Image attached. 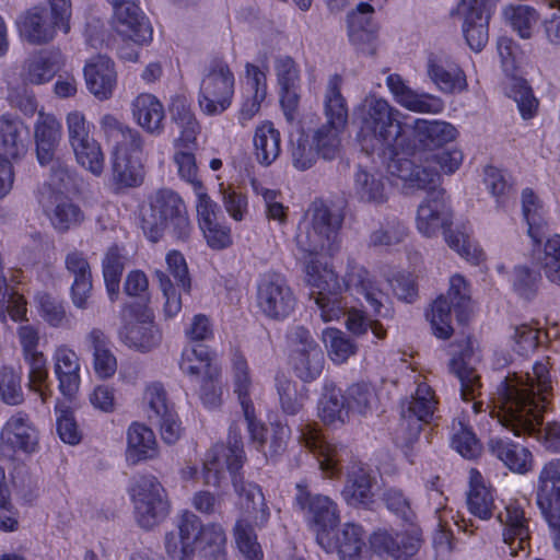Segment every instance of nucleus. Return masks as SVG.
<instances>
[{
  "label": "nucleus",
  "mask_w": 560,
  "mask_h": 560,
  "mask_svg": "<svg viewBox=\"0 0 560 560\" xmlns=\"http://www.w3.org/2000/svg\"><path fill=\"white\" fill-rule=\"evenodd\" d=\"M551 394L550 363L544 358L532 365L530 372L504 377L497 388L490 413L517 436L533 434L542 423V412Z\"/></svg>",
  "instance_id": "nucleus-1"
},
{
  "label": "nucleus",
  "mask_w": 560,
  "mask_h": 560,
  "mask_svg": "<svg viewBox=\"0 0 560 560\" xmlns=\"http://www.w3.org/2000/svg\"><path fill=\"white\" fill-rule=\"evenodd\" d=\"M305 282L310 287V298L314 300L320 318L326 323L346 314L347 305L341 296L345 289L361 295L375 315L388 316L390 313L387 293L360 265H349L341 282L331 268L312 259L305 267Z\"/></svg>",
  "instance_id": "nucleus-2"
},
{
  "label": "nucleus",
  "mask_w": 560,
  "mask_h": 560,
  "mask_svg": "<svg viewBox=\"0 0 560 560\" xmlns=\"http://www.w3.org/2000/svg\"><path fill=\"white\" fill-rule=\"evenodd\" d=\"M245 460L241 432L232 425L228 444H215L207 452L201 474L207 486L219 487L229 472L234 490L242 500L240 517H246L252 527L261 528L269 521L270 510L261 489L255 483L245 482L238 474Z\"/></svg>",
  "instance_id": "nucleus-3"
},
{
  "label": "nucleus",
  "mask_w": 560,
  "mask_h": 560,
  "mask_svg": "<svg viewBox=\"0 0 560 560\" xmlns=\"http://www.w3.org/2000/svg\"><path fill=\"white\" fill-rule=\"evenodd\" d=\"M362 132L372 136L373 149L394 159L400 152H409L413 147L408 135V125L399 120L400 112L385 98L369 95L358 108Z\"/></svg>",
  "instance_id": "nucleus-4"
},
{
  "label": "nucleus",
  "mask_w": 560,
  "mask_h": 560,
  "mask_svg": "<svg viewBox=\"0 0 560 560\" xmlns=\"http://www.w3.org/2000/svg\"><path fill=\"white\" fill-rule=\"evenodd\" d=\"M142 230L153 243L165 234L179 242L188 241L192 224L183 198L170 188L156 190L142 213Z\"/></svg>",
  "instance_id": "nucleus-5"
},
{
  "label": "nucleus",
  "mask_w": 560,
  "mask_h": 560,
  "mask_svg": "<svg viewBox=\"0 0 560 560\" xmlns=\"http://www.w3.org/2000/svg\"><path fill=\"white\" fill-rule=\"evenodd\" d=\"M294 506L315 534L317 544L323 549H331L330 532L340 522L337 503L328 495L313 493L308 483L302 480L295 486Z\"/></svg>",
  "instance_id": "nucleus-6"
},
{
  "label": "nucleus",
  "mask_w": 560,
  "mask_h": 560,
  "mask_svg": "<svg viewBox=\"0 0 560 560\" xmlns=\"http://www.w3.org/2000/svg\"><path fill=\"white\" fill-rule=\"evenodd\" d=\"M48 2L51 16L47 9L34 7L18 19L20 36L32 45H44L51 42L57 27L61 28L63 33L70 31V0H48Z\"/></svg>",
  "instance_id": "nucleus-7"
},
{
  "label": "nucleus",
  "mask_w": 560,
  "mask_h": 560,
  "mask_svg": "<svg viewBox=\"0 0 560 560\" xmlns=\"http://www.w3.org/2000/svg\"><path fill=\"white\" fill-rule=\"evenodd\" d=\"M137 524L143 529H152L161 524L170 513V501L165 488L153 475L133 478L129 488Z\"/></svg>",
  "instance_id": "nucleus-8"
},
{
  "label": "nucleus",
  "mask_w": 560,
  "mask_h": 560,
  "mask_svg": "<svg viewBox=\"0 0 560 560\" xmlns=\"http://www.w3.org/2000/svg\"><path fill=\"white\" fill-rule=\"evenodd\" d=\"M311 225L305 234L295 236L298 246L310 255L319 252L331 253L336 249L338 232L343 217L338 209L329 207L323 200H315L311 208Z\"/></svg>",
  "instance_id": "nucleus-9"
},
{
  "label": "nucleus",
  "mask_w": 560,
  "mask_h": 560,
  "mask_svg": "<svg viewBox=\"0 0 560 560\" xmlns=\"http://www.w3.org/2000/svg\"><path fill=\"white\" fill-rule=\"evenodd\" d=\"M235 78L229 65L222 60L212 61L199 86L198 104L207 116L223 114L232 105Z\"/></svg>",
  "instance_id": "nucleus-10"
},
{
  "label": "nucleus",
  "mask_w": 560,
  "mask_h": 560,
  "mask_svg": "<svg viewBox=\"0 0 560 560\" xmlns=\"http://www.w3.org/2000/svg\"><path fill=\"white\" fill-rule=\"evenodd\" d=\"M289 341L290 362L295 376L305 383L313 382L322 374L325 365L320 347L302 326H296L290 331Z\"/></svg>",
  "instance_id": "nucleus-11"
},
{
  "label": "nucleus",
  "mask_w": 560,
  "mask_h": 560,
  "mask_svg": "<svg viewBox=\"0 0 560 560\" xmlns=\"http://www.w3.org/2000/svg\"><path fill=\"white\" fill-rule=\"evenodd\" d=\"M536 501L549 526L557 529L555 547L560 550V458L546 463L540 469Z\"/></svg>",
  "instance_id": "nucleus-12"
},
{
  "label": "nucleus",
  "mask_w": 560,
  "mask_h": 560,
  "mask_svg": "<svg viewBox=\"0 0 560 560\" xmlns=\"http://www.w3.org/2000/svg\"><path fill=\"white\" fill-rule=\"evenodd\" d=\"M497 4L498 0H460L458 3L463 34L475 51H480L488 43L489 21Z\"/></svg>",
  "instance_id": "nucleus-13"
},
{
  "label": "nucleus",
  "mask_w": 560,
  "mask_h": 560,
  "mask_svg": "<svg viewBox=\"0 0 560 560\" xmlns=\"http://www.w3.org/2000/svg\"><path fill=\"white\" fill-rule=\"evenodd\" d=\"M295 302L293 291L281 275L267 272L260 278L257 303L266 316L273 319L285 318L294 310Z\"/></svg>",
  "instance_id": "nucleus-14"
},
{
  "label": "nucleus",
  "mask_w": 560,
  "mask_h": 560,
  "mask_svg": "<svg viewBox=\"0 0 560 560\" xmlns=\"http://www.w3.org/2000/svg\"><path fill=\"white\" fill-rule=\"evenodd\" d=\"M435 409L436 400L431 387L419 384L411 399L401 406L399 432L406 433L404 440L407 445L418 439L422 423H430L433 420Z\"/></svg>",
  "instance_id": "nucleus-15"
},
{
  "label": "nucleus",
  "mask_w": 560,
  "mask_h": 560,
  "mask_svg": "<svg viewBox=\"0 0 560 560\" xmlns=\"http://www.w3.org/2000/svg\"><path fill=\"white\" fill-rule=\"evenodd\" d=\"M16 336L22 347L23 355L30 365L28 386L30 389L38 393L43 402H46L51 392L44 384L48 377L46 359L37 350L39 343L38 328L31 324H21L16 329Z\"/></svg>",
  "instance_id": "nucleus-16"
},
{
  "label": "nucleus",
  "mask_w": 560,
  "mask_h": 560,
  "mask_svg": "<svg viewBox=\"0 0 560 560\" xmlns=\"http://www.w3.org/2000/svg\"><path fill=\"white\" fill-rule=\"evenodd\" d=\"M38 431L30 417L16 412L9 418L0 432V455L11 458L14 453L32 454L38 447Z\"/></svg>",
  "instance_id": "nucleus-17"
},
{
  "label": "nucleus",
  "mask_w": 560,
  "mask_h": 560,
  "mask_svg": "<svg viewBox=\"0 0 560 560\" xmlns=\"http://www.w3.org/2000/svg\"><path fill=\"white\" fill-rule=\"evenodd\" d=\"M38 202L54 228L60 232H66L84 220L80 207L74 205L62 191L54 190L49 185H43L39 189Z\"/></svg>",
  "instance_id": "nucleus-18"
},
{
  "label": "nucleus",
  "mask_w": 560,
  "mask_h": 560,
  "mask_svg": "<svg viewBox=\"0 0 560 560\" xmlns=\"http://www.w3.org/2000/svg\"><path fill=\"white\" fill-rule=\"evenodd\" d=\"M374 8L365 2L348 13V37L361 52L373 56L377 48L378 25L373 20Z\"/></svg>",
  "instance_id": "nucleus-19"
},
{
  "label": "nucleus",
  "mask_w": 560,
  "mask_h": 560,
  "mask_svg": "<svg viewBox=\"0 0 560 560\" xmlns=\"http://www.w3.org/2000/svg\"><path fill=\"white\" fill-rule=\"evenodd\" d=\"M299 432V441L315 455L320 470L327 477L337 476L340 471V450L329 443L314 423H302Z\"/></svg>",
  "instance_id": "nucleus-20"
},
{
  "label": "nucleus",
  "mask_w": 560,
  "mask_h": 560,
  "mask_svg": "<svg viewBox=\"0 0 560 560\" xmlns=\"http://www.w3.org/2000/svg\"><path fill=\"white\" fill-rule=\"evenodd\" d=\"M451 218L445 190L432 189L418 207L417 229L422 235L431 237L441 229L448 228L452 223Z\"/></svg>",
  "instance_id": "nucleus-21"
},
{
  "label": "nucleus",
  "mask_w": 560,
  "mask_h": 560,
  "mask_svg": "<svg viewBox=\"0 0 560 560\" xmlns=\"http://www.w3.org/2000/svg\"><path fill=\"white\" fill-rule=\"evenodd\" d=\"M412 131L409 136L413 147L406 154L413 153L416 150H433L452 142L457 137V129L450 122L443 120H427L417 118L412 125H408V130Z\"/></svg>",
  "instance_id": "nucleus-22"
},
{
  "label": "nucleus",
  "mask_w": 560,
  "mask_h": 560,
  "mask_svg": "<svg viewBox=\"0 0 560 560\" xmlns=\"http://www.w3.org/2000/svg\"><path fill=\"white\" fill-rule=\"evenodd\" d=\"M67 271L73 277L70 287V298L78 310H86L93 290V280L90 262L85 255L77 249L71 250L65 258Z\"/></svg>",
  "instance_id": "nucleus-23"
},
{
  "label": "nucleus",
  "mask_w": 560,
  "mask_h": 560,
  "mask_svg": "<svg viewBox=\"0 0 560 560\" xmlns=\"http://www.w3.org/2000/svg\"><path fill=\"white\" fill-rule=\"evenodd\" d=\"M427 74L436 88L446 94L464 92L467 80L460 67L445 55H430L427 61Z\"/></svg>",
  "instance_id": "nucleus-24"
},
{
  "label": "nucleus",
  "mask_w": 560,
  "mask_h": 560,
  "mask_svg": "<svg viewBox=\"0 0 560 560\" xmlns=\"http://www.w3.org/2000/svg\"><path fill=\"white\" fill-rule=\"evenodd\" d=\"M114 9V26L122 37L137 44H144L152 38V28L138 5L122 1Z\"/></svg>",
  "instance_id": "nucleus-25"
},
{
  "label": "nucleus",
  "mask_w": 560,
  "mask_h": 560,
  "mask_svg": "<svg viewBox=\"0 0 560 560\" xmlns=\"http://www.w3.org/2000/svg\"><path fill=\"white\" fill-rule=\"evenodd\" d=\"M369 542L374 552L393 559L412 557L421 547V539L417 535L387 529L375 530Z\"/></svg>",
  "instance_id": "nucleus-26"
},
{
  "label": "nucleus",
  "mask_w": 560,
  "mask_h": 560,
  "mask_svg": "<svg viewBox=\"0 0 560 560\" xmlns=\"http://www.w3.org/2000/svg\"><path fill=\"white\" fill-rule=\"evenodd\" d=\"M30 131L16 116L4 114L0 116V155L16 162L22 160L28 148Z\"/></svg>",
  "instance_id": "nucleus-27"
},
{
  "label": "nucleus",
  "mask_w": 560,
  "mask_h": 560,
  "mask_svg": "<svg viewBox=\"0 0 560 560\" xmlns=\"http://www.w3.org/2000/svg\"><path fill=\"white\" fill-rule=\"evenodd\" d=\"M386 85L395 101L408 110L438 114L443 109V102L440 97L413 91L399 74H389L386 78Z\"/></svg>",
  "instance_id": "nucleus-28"
},
{
  "label": "nucleus",
  "mask_w": 560,
  "mask_h": 560,
  "mask_svg": "<svg viewBox=\"0 0 560 560\" xmlns=\"http://www.w3.org/2000/svg\"><path fill=\"white\" fill-rule=\"evenodd\" d=\"M498 521L504 525L503 539L509 547L511 556L529 546V530L523 509L516 503H510L504 511L497 515Z\"/></svg>",
  "instance_id": "nucleus-29"
},
{
  "label": "nucleus",
  "mask_w": 560,
  "mask_h": 560,
  "mask_svg": "<svg viewBox=\"0 0 560 560\" xmlns=\"http://www.w3.org/2000/svg\"><path fill=\"white\" fill-rule=\"evenodd\" d=\"M331 549L324 550L328 553L337 551L340 560H369L370 558L366 534L359 524H343L337 532L335 540L331 538Z\"/></svg>",
  "instance_id": "nucleus-30"
},
{
  "label": "nucleus",
  "mask_w": 560,
  "mask_h": 560,
  "mask_svg": "<svg viewBox=\"0 0 560 560\" xmlns=\"http://www.w3.org/2000/svg\"><path fill=\"white\" fill-rule=\"evenodd\" d=\"M84 78L95 97L102 101L109 98L116 85L114 62L102 55L92 58L84 67Z\"/></svg>",
  "instance_id": "nucleus-31"
},
{
  "label": "nucleus",
  "mask_w": 560,
  "mask_h": 560,
  "mask_svg": "<svg viewBox=\"0 0 560 560\" xmlns=\"http://www.w3.org/2000/svg\"><path fill=\"white\" fill-rule=\"evenodd\" d=\"M54 373L60 393L71 399L80 387V362L77 353L67 346H60L54 353Z\"/></svg>",
  "instance_id": "nucleus-32"
},
{
  "label": "nucleus",
  "mask_w": 560,
  "mask_h": 560,
  "mask_svg": "<svg viewBox=\"0 0 560 560\" xmlns=\"http://www.w3.org/2000/svg\"><path fill=\"white\" fill-rule=\"evenodd\" d=\"M36 155L40 165L48 164L61 139V124L51 114L38 113L34 125Z\"/></svg>",
  "instance_id": "nucleus-33"
},
{
  "label": "nucleus",
  "mask_w": 560,
  "mask_h": 560,
  "mask_svg": "<svg viewBox=\"0 0 560 560\" xmlns=\"http://www.w3.org/2000/svg\"><path fill=\"white\" fill-rule=\"evenodd\" d=\"M470 354L465 351L459 355H454L450 361V371L458 378L460 383V396L465 401H474L475 412L482 410V402L477 401L476 397L480 394L481 384L479 375L470 365Z\"/></svg>",
  "instance_id": "nucleus-34"
},
{
  "label": "nucleus",
  "mask_w": 560,
  "mask_h": 560,
  "mask_svg": "<svg viewBox=\"0 0 560 560\" xmlns=\"http://www.w3.org/2000/svg\"><path fill=\"white\" fill-rule=\"evenodd\" d=\"M132 116L138 125L150 135L159 136L164 130V107L153 94L143 93L135 98Z\"/></svg>",
  "instance_id": "nucleus-35"
},
{
  "label": "nucleus",
  "mask_w": 560,
  "mask_h": 560,
  "mask_svg": "<svg viewBox=\"0 0 560 560\" xmlns=\"http://www.w3.org/2000/svg\"><path fill=\"white\" fill-rule=\"evenodd\" d=\"M353 192L361 202L382 205L388 199L386 178L378 172L360 167L354 173Z\"/></svg>",
  "instance_id": "nucleus-36"
},
{
  "label": "nucleus",
  "mask_w": 560,
  "mask_h": 560,
  "mask_svg": "<svg viewBox=\"0 0 560 560\" xmlns=\"http://www.w3.org/2000/svg\"><path fill=\"white\" fill-rule=\"evenodd\" d=\"M373 478L362 464L353 463L348 468L342 495L351 505L369 506L373 502Z\"/></svg>",
  "instance_id": "nucleus-37"
},
{
  "label": "nucleus",
  "mask_w": 560,
  "mask_h": 560,
  "mask_svg": "<svg viewBox=\"0 0 560 560\" xmlns=\"http://www.w3.org/2000/svg\"><path fill=\"white\" fill-rule=\"evenodd\" d=\"M389 167L392 168V173H396V175L405 183H408L410 187L427 189L428 192L432 189H441L438 187L440 174L436 167H433L430 163L417 165L410 160L401 159L395 161Z\"/></svg>",
  "instance_id": "nucleus-38"
},
{
  "label": "nucleus",
  "mask_w": 560,
  "mask_h": 560,
  "mask_svg": "<svg viewBox=\"0 0 560 560\" xmlns=\"http://www.w3.org/2000/svg\"><path fill=\"white\" fill-rule=\"evenodd\" d=\"M57 54L42 50L23 62L20 77L25 85H40L49 82L59 70Z\"/></svg>",
  "instance_id": "nucleus-39"
},
{
  "label": "nucleus",
  "mask_w": 560,
  "mask_h": 560,
  "mask_svg": "<svg viewBox=\"0 0 560 560\" xmlns=\"http://www.w3.org/2000/svg\"><path fill=\"white\" fill-rule=\"evenodd\" d=\"M85 343L93 354V368L100 378H109L117 371V359L109 347V340L104 331L93 328L85 336Z\"/></svg>",
  "instance_id": "nucleus-40"
},
{
  "label": "nucleus",
  "mask_w": 560,
  "mask_h": 560,
  "mask_svg": "<svg viewBox=\"0 0 560 560\" xmlns=\"http://www.w3.org/2000/svg\"><path fill=\"white\" fill-rule=\"evenodd\" d=\"M180 370L190 381H199L205 375H219V366L213 362V358L203 345L187 346L182 352L179 363Z\"/></svg>",
  "instance_id": "nucleus-41"
},
{
  "label": "nucleus",
  "mask_w": 560,
  "mask_h": 560,
  "mask_svg": "<svg viewBox=\"0 0 560 560\" xmlns=\"http://www.w3.org/2000/svg\"><path fill=\"white\" fill-rule=\"evenodd\" d=\"M467 506L469 512L480 520L491 518L495 509L492 489L477 469L469 470Z\"/></svg>",
  "instance_id": "nucleus-42"
},
{
  "label": "nucleus",
  "mask_w": 560,
  "mask_h": 560,
  "mask_svg": "<svg viewBox=\"0 0 560 560\" xmlns=\"http://www.w3.org/2000/svg\"><path fill=\"white\" fill-rule=\"evenodd\" d=\"M489 451L512 471L524 474L532 466L530 452L506 439L494 438L488 443Z\"/></svg>",
  "instance_id": "nucleus-43"
},
{
  "label": "nucleus",
  "mask_w": 560,
  "mask_h": 560,
  "mask_svg": "<svg viewBox=\"0 0 560 560\" xmlns=\"http://www.w3.org/2000/svg\"><path fill=\"white\" fill-rule=\"evenodd\" d=\"M342 78L335 73L329 77L324 93V115L328 125L346 128L348 105L341 94Z\"/></svg>",
  "instance_id": "nucleus-44"
},
{
  "label": "nucleus",
  "mask_w": 560,
  "mask_h": 560,
  "mask_svg": "<svg viewBox=\"0 0 560 560\" xmlns=\"http://www.w3.org/2000/svg\"><path fill=\"white\" fill-rule=\"evenodd\" d=\"M522 212L527 223V233L534 243L539 244L546 236L547 223L540 199L530 188L522 191Z\"/></svg>",
  "instance_id": "nucleus-45"
},
{
  "label": "nucleus",
  "mask_w": 560,
  "mask_h": 560,
  "mask_svg": "<svg viewBox=\"0 0 560 560\" xmlns=\"http://www.w3.org/2000/svg\"><path fill=\"white\" fill-rule=\"evenodd\" d=\"M254 148L257 161L270 165L281 152L280 132L272 122L265 121L257 126L254 135Z\"/></svg>",
  "instance_id": "nucleus-46"
},
{
  "label": "nucleus",
  "mask_w": 560,
  "mask_h": 560,
  "mask_svg": "<svg viewBox=\"0 0 560 560\" xmlns=\"http://www.w3.org/2000/svg\"><path fill=\"white\" fill-rule=\"evenodd\" d=\"M128 458L132 463L152 458L156 454V440L153 431L148 427L133 423L127 433Z\"/></svg>",
  "instance_id": "nucleus-47"
},
{
  "label": "nucleus",
  "mask_w": 560,
  "mask_h": 560,
  "mask_svg": "<svg viewBox=\"0 0 560 560\" xmlns=\"http://www.w3.org/2000/svg\"><path fill=\"white\" fill-rule=\"evenodd\" d=\"M318 416L326 424H342L348 420L349 409L339 388L326 386L318 402Z\"/></svg>",
  "instance_id": "nucleus-48"
},
{
  "label": "nucleus",
  "mask_w": 560,
  "mask_h": 560,
  "mask_svg": "<svg viewBox=\"0 0 560 560\" xmlns=\"http://www.w3.org/2000/svg\"><path fill=\"white\" fill-rule=\"evenodd\" d=\"M120 337L125 345L140 351H149L160 342V334L151 320L126 325Z\"/></svg>",
  "instance_id": "nucleus-49"
},
{
  "label": "nucleus",
  "mask_w": 560,
  "mask_h": 560,
  "mask_svg": "<svg viewBox=\"0 0 560 560\" xmlns=\"http://www.w3.org/2000/svg\"><path fill=\"white\" fill-rule=\"evenodd\" d=\"M171 117L180 132L179 141L185 145L192 143L200 130V126L190 105L183 97H176L171 105Z\"/></svg>",
  "instance_id": "nucleus-50"
},
{
  "label": "nucleus",
  "mask_w": 560,
  "mask_h": 560,
  "mask_svg": "<svg viewBox=\"0 0 560 560\" xmlns=\"http://www.w3.org/2000/svg\"><path fill=\"white\" fill-rule=\"evenodd\" d=\"M345 399L349 412L366 416L377 410L378 397L375 388L369 383H355L348 387Z\"/></svg>",
  "instance_id": "nucleus-51"
},
{
  "label": "nucleus",
  "mask_w": 560,
  "mask_h": 560,
  "mask_svg": "<svg viewBox=\"0 0 560 560\" xmlns=\"http://www.w3.org/2000/svg\"><path fill=\"white\" fill-rule=\"evenodd\" d=\"M113 179L119 187H139L144 179L143 161L112 156Z\"/></svg>",
  "instance_id": "nucleus-52"
},
{
  "label": "nucleus",
  "mask_w": 560,
  "mask_h": 560,
  "mask_svg": "<svg viewBox=\"0 0 560 560\" xmlns=\"http://www.w3.org/2000/svg\"><path fill=\"white\" fill-rule=\"evenodd\" d=\"M125 260L126 258L117 245L108 247L102 259L103 278L110 300L118 294Z\"/></svg>",
  "instance_id": "nucleus-53"
},
{
  "label": "nucleus",
  "mask_w": 560,
  "mask_h": 560,
  "mask_svg": "<svg viewBox=\"0 0 560 560\" xmlns=\"http://www.w3.org/2000/svg\"><path fill=\"white\" fill-rule=\"evenodd\" d=\"M40 317L50 327H66L70 324V316L62 300L46 292H39L35 296Z\"/></svg>",
  "instance_id": "nucleus-54"
},
{
  "label": "nucleus",
  "mask_w": 560,
  "mask_h": 560,
  "mask_svg": "<svg viewBox=\"0 0 560 560\" xmlns=\"http://www.w3.org/2000/svg\"><path fill=\"white\" fill-rule=\"evenodd\" d=\"M26 301L7 283L5 277L0 273V318L4 323L7 316L14 322L26 319Z\"/></svg>",
  "instance_id": "nucleus-55"
},
{
  "label": "nucleus",
  "mask_w": 560,
  "mask_h": 560,
  "mask_svg": "<svg viewBox=\"0 0 560 560\" xmlns=\"http://www.w3.org/2000/svg\"><path fill=\"white\" fill-rule=\"evenodd\" d=\"M71 149L73 150L75 159L80 165L95 176H100L103 173L105 158L101 144L94 139V137L71 145Z\"/></svg>",
  "instance_id": "nucleus-56"
},
{
  "label": "nucleus",
  "mask_w": 560,
  "mask_h": 560,
  "mask_svg": "<svg viewBox=\"0 0 560 560\" xmlns=\"http://www.w3.org/2000/svg\"><path fill=\"white\" fill-rule=\"evenodd\" d=\"M323 341L330 360L337 364L345 363L357 352V345L345 332L335 328L323 331Z\"/></svg>",
  "instance_id": "nucleus-57"
},
{
  "label": "nucleus",
  "mask_w": 560,
  "mask_h": 560,
  "mask_svg": "<svg viewBox=\"0 0 560 560\" xmlns=\"http://www.w3.org/2000/svg\"><path fill=\"white\" fill-rule=\"evenodd\" d=\"M406 225L397 218H388L372 231L369 244L372 247H389L401 243L407 236Z\"/></svg>",
  "instance_id": "nucleus-58"
},
{
  "label": "nucleus",
  "mask_w": 560,
  "mask_h": 560,
  "mask_svg": "<svg viewBox=\"0 0 560 560\" xmlns=\"http://www.w3.org/2000/svg\"><path fill=\"white\" fill-rule=\"evenodd\" d=\"M234 538L245 560H262L264 553L254 528L246 517H238L234 526Z\"/></svg>",
  "instance_id": "nucleus-59"
},
{
  "label": "nucleus",
  "mask_w": 560,
  "mask_h": 560,
  "mask_svg": "<svg viewBox=\"0 0 560 560\" xmlns=\"http://www.w3.org/2000/svg\"><path fill=\"white\" fill-rule=\"evenodd\" d=\"M345 128L324 124L313 133L315 150L324 160H334L340 150V135Z\"/></svg>",
  "instance_id": "nucleus-60"
},
{
  "label": "nucleus",
  "mask_w": 560,
  "mask_h": 560,
  "mask_svg": "<svg viewBox=\"0 0 560 560\" xmlns=\"http://www.w3.org/2000/svg\"><path fill=\"white\" fill-rule=\"evenodd\" d=\"M276 389L281 411L287 416L299 415L304 406V396L299 393L295 382L284 375H278Z\"/></svg>",
  "instance_id": "nucleus-61"
},
{
  "label": "nucleus",
  "mask_w": 560,
  "mask_h": 560,
  "mask_svg": "<svg viewBox=\"0 0 560 560\" xmlns=\"http://www.w3.org/2000/svg\"><path fill=\"white\" fill-rule=\"evenodd\" d=\"M456 313L457 320L465 323L468 318L470 311V292L468 283L460 275H454L450 279V289L447 292V300Z\"/></svg>",
  "instance_id": "nucleus-62"
},
{
  "label": "nucleus",
  "mask_w": 560,
  "mask_h": 560,
  "mask_svg": "<svg viewBox=\"0 0 560 560\" xmlns=\"http://www.w3.org/2000/svg\"><path fill=\"white\" fill-rule=\"evenodd\" d=\"M452 306L447 298L443 295L439 296L432 304L429 318L433 332L438 338L448 339L453 334V327L451 325Z\"/></svg>",
  "instance_id": "nucleus-63"
},
{
  "label": "nucleus",
  "mask_w": 560,
  "mask_h": 560,
  "mask_svg": "<svg viewBox=\"0 0 560 560\" xmlns=\"http://www.w3.org/2000/svg\"><path fill=\"white\" fill-rule=\"evenodd\" d=\"M504 15L522 38L532 36L538 21V15L533 8L528 5L511 7L505 9Z\"/></svg>",
  "instance_id": "nucleus-64"
}]
</instances>
